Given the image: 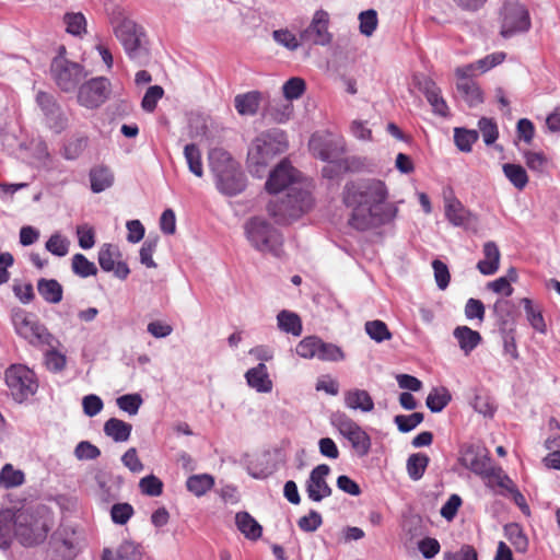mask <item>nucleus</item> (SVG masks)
Wrapping results in <instances>:
<instances>
[{
  "label": "nucleus",
  "mask_w": 560,
  "mask_h": 560,
  "mask_svg": "<svg viewBox=\"0 0 560 560\" xmlns=\"http://www.w3.org/2000/svg\"><path fill=\"white\" fill-rule=\"evenodd\" d=\"M184 156L189 171L197 177L203 175V167L201 161V152L195 143L186 144L184 148Z\"/></svg>",
  "instance_id": "obj_39"
},
{
  "label": "nucleus",
  "mask_w": 560,
  "mask_h": 560,
  "mask_svg": "<svg viewBox=\"0 0 560 560\" xmlns=\"http://www.w3.org/2000/svg\"><path fill=\"white\" fill-rule=\"evenodd\" d=\"M329 24L330 19L328 12L322 9L315 11L308 26L300 33L301 42L316 46L329 45L332 42Z\"/></svg>",
  "instance_id": "obj_12"
},
{
  "label": "nucleus",
  "mask_w": 560,
  "mask_h": 560,
  "mask_svg": "<svg viewBox=\"0 0 560 560\" xmlns=\"http://www.w3.org/2000/svg\"><path fill=\"white\" fill-rule=\"evenodd\" d=\"M235 524L238 530L248 539L257 540L261 537L262 527L260 524L247 512H238L235 515Z\"/></svg>",
  "instance_id": "obj_23"
},
{
  "label": "nucleus",
  "mask_w": 560,
  "mask_h": 560,
  "mask_svg": "<svg viewBox=\"0 0 560 560\" xmlns=\"http://www.w3.org/2000/svg\"><path fill=\"white\" fill-rule=\"evenodd\" d=\"M330 474V467L320 464L313 468L306 480V493L310 500L320 502L332 493V489L327 483L326 478Z\"/></svg>",
  "instance_id": "obj_17"
},
{
  "label": "nucleus",
  "mask_w": 560,
  "mask_h": 560,
  "mask_svg": "<svg viewBox=\"0 0 560 560\" xmlns=\"http://www.w3.org/2000/svg\"><path fill=\"white\" fill-rule=\"evenodd\" d=\"M457 91L470 107L483 102L479 86L472 81H458Z\"/></svg>",
  "instance_id": "obj_32"
},
{
  "label": "nucleus",
  "mask_w": 560,
  "mask_h": 560,
  "mask_svg": "<svg viewBox=\"0 0 560 560\" xmlns=\"http://www.w3.org/2000/svg\"><path fill=\"white\" fill-rule=\"evenodd\" d=\"M106 13L113 32L121 44L126 55L138 65L149 59V40L144 28L130 19L125 9L113 1L106 3Z\"/></svg>",
  "instance_id": "obj_2"
},
{
  "label": "nucleus",
  "mask_w": 560,
  "mask_h": 560,
  "mask_svg": "<svg viewBox=\"0 0 560 560\" xmlns=\"http://www.w3.org/2000/svg\"><path fill=\"white\" fill-rule=\"evenodd\" d=\"M313 200L305 186H292L285 196L269 201L267 210L277 223L283 224L298 219L312 207Z\"/></svg>",
  "instance_id": "obj_6"
},
{
  "label": "nucleus",
  "mask_w": 560,
  "mask_h": 560,
  "mask_svg": "<svg viewBox=\"0 0 560 560\" xmlns=\"http://www.w3.org/2000/svg\"><path fill=\"white\" fill-rule=\"evenodd\" d=\"M50 71L56 84L63 92L74 91L86 75L81 65L66 58L63 46L59 47L58 55L52 59Z\"/></svg>",
  "instance_id": "obj_10"
},
{
  "label": "nucleus",
  "mask_w": 560,
  "mask_h": 560,
  "mask_svg": "<svg viewBox=\"0 0 560 560\" xmlns=\"http://www.w3.org/2000/svg\"><path fill=\"white\" fill-rule=\"evenodd\" d=\"M429 464V457L424 454H412L407 459V471L412 480H419Z\"/></svg>",
  "instance_id": "obj_43"
},
{
  "label": "nucleus",
  "mask_w": 560,
  "mask_h": 560,
  "mask_svg": "<svg viewBox=\"0 0 560 560\" xmlns=\"http://www.w3.org/2000/svg\"><path fill=\"white\" fill-rule=\"evenodd\" d=\"M424 94L435 114L443 117L448 115V107L441 96V90L433 82L429 81L425 83Z\"/></svg>",
  "instance_id": "obj_29"
},
{
  "label": "nucleus",
  "mask_w": 560,
  "mask_h": 560,
  "mask_svg": "<svg viewBox=\"0 0 560 560\" xmlns=\"http://www.w3.org/2000/svg\"><path fill=\"white\" fill-rule=\"evenodd\" d=\"M110 93V82L104 77L93 78L80 85L78 103L86 108H97L104 104Z\"/></svg>",
  "instance_id": "obj_13"
},
{
  "label": "nucleus",
  "mask_w": 560,
  "mask_h": 560,
  "mask_svg": "<svg viewBox=\"0 0 560 560\" xmlns=\"http://www.w3.org/2000/svg\"><path fill=\"white\" fill-rule=\"evenodd\" d=\"M88 144L89 138L86 136L75 135L63 145L62 156L66 160H75L84 152Z\"/></svg>",
  "instance_id": "obj_34"
},
{
  "label": "nucleus",
  "mask_w": 560,
  "mask_h": 560,
  "mask_svg": "<svg viewBox=\"0 0 560 560\" xmlns=\"http://www.w3.org/2000/svg\"><path fill=\"white\" fill-rule=\"evenodd\" d=\"M359 21H360L359 30H360L361 34L369 37L375 32V30L377 27V24H378L377 12L374 9H369V10L362 11L359 14Z\"/></svg>",
  "instance_id": "obj_51"
},
{
  "label": "nucleus",
  "mask_w": 560,
  "mask_h": 560,
  "mask_svg": "<svg viewBox=\"0 0 560 560\" xmlns=\"http://www.w3.org/2000/svg\"><path fill=\"white\" fill-rule=\"evenodd\" d=\"M100 455V448L90 443L89 441H81L74 448V456L79 460L96 459Z\"/></svg>",
  "instance_id": "obj_62"
},
{
  "label": "nucleus",
  "mask_w": 560,
  "mask_h": 560,
  "mask_svg": "<svg viewBox=\"0 0 560 560\" xmlns=\"http://www.w3.org/2000/svg\"><path fill=\"white\" fill-rule=\"evenodd\" d=\"M292 113L293 105L288 101L271 104L267 109V116H269L272 121L277 124L287 122L291 118Z\"/></svg>",
  "instance_id": "obj_42"
},
{
  "label": "nucleus",
  "mask_w": 560,
  "mask_h": 560,
  "mask_svg": "<svg viewBox=\"0 0 560 560\" xmlns=\"http://www.w3.org/2000/svg\"><path fill=\"white\" fill-rule=\"evenodd\" d=\"M453 335L465 354L470 353L481 342L480 334L468 326L456 327Z\"/></svg>",
  "instance_id": "obj_25"
},
{
  "label": "nucleus",
  "mask_w": 560,
  "mask_h": 560,
  "mask_svg": "<svg viewBox=\"0 0 560 560\" xmlns=\"http://www.w3.org/2000/svg\"><path fill=\"white\" fill-rule=\"evenodd\" d=\"M288 147L285 135L279 129L261 132L252 142L247 153L249 172L261 177L270 161L285 151Z\"/></svg>",
  "instance_id": "obj_3"
},
{
  "label": "nucleus",
  "mask_w": 560,
  "mask_h": 560,
  "mask_svg": "<svg viewBox=\"0 0 560 560\" xmlns=\"http://www.w3.org/2000/svg\"><path fill=\"white\" fill-rule=\"evenodd\" d=\"M505 535L510 542L518 552H525L528 547V540L523 529L517 524H509L504 527Z\"/></svg>",
  "instance_id": "obj_45"
},
{
  "label": "nucleus",
  "mask_w": 560,
  "mask_h": 560,
  "mask_svg": "<svg viewBox=\"0 0 560 560\" xmlns=\"http://www.w3.org/2000/svg\"><path fill=\"white\" fill-rule=\"evenodd\" d=\"M292 186H305L301 180V174L285 160L281 161L270 173L266 182V189L270 194L291 191Z\"/></svg>",
  "instance_id": "obj_14"
},
{
  "label": "nucleus",
  "mask_w": 560,
  "mask_h": 560,
  "mask_svg": "<svg viewBox=\"0 0 560 560\" xmlns=\"http://www.w3.org/2000/svg\"><path fill=\"white\" fill-rule=\"evenodd\" d=\"M443 560H478V553L472 546L463 545L458 551H445Z\"/></svg>",
  "instance_id": "obj_64"
},
{
  "label": "nucleus",
  "mask_w": 560,
  "mask_h": 560,
  "mask_svg": "<svg viewBox=\"0 0 560 560\" xmlns=\"http://www.w3.org/2000/svg\"><path fill=\"white\" fill-rule=\"evenodd\" d=\"M305 81L299 77L289 79L282 86V92L285 101L291 102L300 98L305 92Z\"/></svg>",
  "instance_id": "obj_47"
},
{
  "label": "nucleus",
  "mask_w": 560,
  "mask_h": 560,
  "mask_svg": "<svg viewBox=\"0 0 560 560\" xmlns=\"http://www.w3.org/2000/svg\"><path fill=\"white\" fill-rule=\"evenodd\" d=\"M501 35L511 37L516 33L526 32L530 27V19L527 9L518 3L511 2L503 7Z\"/></svg>",
  "instance_id": "obj_15"
},
{
  "label": "nucleus",
  "mask_w": 560,
  "mask_h": 560,
  "mask_svg": "<svg viewBox=\"0 0 560 560\" xmlns=\"http://www.w3.org/2000/svg\"><path fill=\"white\" fill-rule=\"evenodd\" d=\"M13 527L20 544L33 547L45 541L52 527V518L46 509L19 511L13 515Z\"/></svg>",
  "instance_id": "obj_4"
},
{
  "label": "nucleus",
  "mask_w": 560,
  "mask_h": 560,
  "mask_svg": "<svg viewBox=\"0 0 560 560\" xmlns=\"http://www.w3.org/2000/svg\"><path fill=\"white\" fill-rule=\"evenodd\" d=\"M384 182L375 178L346 186L343 201L352 209L349 224L358 231H368L393 222L398 207L387 201Z\"/></svg>",
  "instance_id": "obj_1"
},
{
  "label": "nucleus",
  "mask_w": 560,
  "mask_h": 560,
  "mask_svg": "<svg viewBox=\"0 0 560 560\" xmlns=\"http://www.w3.org/2000/svg\"><path fill=\"white\" fill-rule=\"evenodd\" d=\"M159 236H149L140 248V261L148 268H155L156 264L153 260V254L158 247Z\"/></svg>",
  "instance_id": "obj_50"
},
{
  "label": "nucleus",
  "mask_w": 560,
  "mask_h": 560,
  "mask_svg": "<svg viewBox=\"0 0 560 560\" xmlns=\"http://www.w3.org/2000/svg\"><path fill=\"white\" fill-rule=\"evenodd\" d=\"M5 383L12 398L18 402H23L37 389L34 373L25 365L10 366L5 371Z\"/></svg>",
  "instance_id": "obj_11"
},
{
  "label": "nucleus",
  "mask_w": 560,
  "mask_h": 560,
  "mask_svg": "<svg viewBox=\"0 0 560 560\" xmlns=\"http://www.w3.org/2000/svg\"><path fill=\"white\" fill-rule=\"evenodd\" d=\"M36 103L45 116L46 125L51 130L60 133L68 127V117L52 95L46 92H38Z\"/></svg>",
  "instance_id": "obj_16"
},
{
  "label": "nucleus",
  "mask_w": 560,
  "mask_h": 560,
  "mask_svg": "<svg viewBox=\"0 0 560 560\" xmlns=\"http://www.w3.org/2000/svg\"><path fill=\"white\" fill-rule=\"evenodd\" d=\"M208 159L211 172L215 177L217 187L222 194L235 196L245 189V175L230 153L223 149L214 148L209 152Z\"/></svg>",
  "instance_id": "obj_5"
},
{
  "label": "nucleus",
  "mask_w": 560,
  "mask_h": 560,
  "mask_svg": "<svg viewBox=\"0 0 560 560\" xmlns=\"http://www.w3.org/2000/svg\"><path fill=\"white\" fill-rule=\"evenodd\" d=\"M451 394L445 387L433 388L425 400L427 407L432 412H441L450 402Z\"/></svg>",
  "instance_id": "obj_37"
},
{
  "label": "nucleus",
  "mask_w": 560,
  "mask_h": 560,
  "mask_svg": "<svg viewBox=\"0 0 560 560\" xmlns=\"http://www.w3.org/2000/svg\"><path fill=\"white\" fill-rule=\"evenodd\" d=\"M522 302L524 303L527 320L530 326L539 332H546V324L541 313L534 310L529 299L525 298Z\"/></svg>",
  "instance_id": "obj_58"
},
{
  "label": "nucleus",
  "mask_w": 560,
  "mask_h": 560,
  "mask_svg": "<svg viewBox=\"0 0 560 560\" xmlns=\"http://www.w3.org/2000/svg\"><path fill=\"white\" fill-rule=\"evenodd\" d=\"M273 40L285 47L287 49L294 51L301 45V39H299L294 33L289 31L288 28H280L272 32Z\"/></svg>",
  "instance_id": "obj_48"
},
{
  "label": "nucleus",
  "mask_w": 560,
  "mask_h": 560,
  "mask_svg": "<svg viewBox=\"0 0 560 560\" xmlns=\"http://www.w3.org/2000/svg\"><path fill=\"white\" fill-rule=\"evenodd\" d=\"M319 339L316 336L303 338L296 346V353L304 359H314L317 357Z\"/></svg>",
  "instance_id": "obj_53"
},
{
  "label": "nucleus",
  "mask_w": 560,
  "mask_h": 560,
  "mask_svg": "<svg viewBox=\"0 0 560 560\" xmlns=\"http://www.w3.org/2000/svg\"><path fill=\"white\" fill-rule=\"evenodd\" d=\"M245 234L250 245L260 253H269L280 257L282 253V236L277 229L265 219L252 218L245 225Z\"/></svg>",
  "instance_id": "obj_7"
},
{
  "label": "nucleus",
  "mask_w": 560,
  "mask_h": 560,
  "mask_svg": "<svg viewBox=\"0 0 560 560\" xmlns=\"http://www.w3.org/2000/svg\"><path fill=\"white\" fill-rule=\"evenodd\" d=\"M345 406L351 410L371 412L374 409V401L371 395L360 388L346 390L343 394Z\"/></svg>",
  "instance_id": "obj_22"
},
{
  "label": "nucleus",
  "mask_w": 560,
  "mask_h": 560,
  "mask_svg": "<svg viewBox=\"0 0 560 560\" xmlns=\"http://www.w3.org/2000/svg\"><path fill=\"white\" fill-rule=\"evenodd\" d=\"M104 433L115 442L129 440L132 425L117 418H110L104 423Z\"/></svg>",
  "instance_id": "obj_24"
},
{
  "label": "nucleus",
  "mask_w": 560,
  "mask_h": 560,
  "mask_svg": "<svg viewBox=\"0 0 560 560\" xmlns=\"http://www.w3.org/2000/svg\"><path fill=\"white\" fill-rule=\"evenodd\" d=\"M163 94H164V90L162 86H160V85L150 86L147 90V92L141 101L142 109L148 113H152L155 109L159 100L162 98Z\"/></svg>",
  "instance_id": "obj_57"
},
{
  "label": "nucleus",
  "mask_w": 560,
  "mask_h": 560,
  "mask_svg": "<svg viewBox=\"0 0 560 560\" xmlns=\"http://www.w3.org/2000/svg\"><path fill=\"white\" fill-rule=\"evenodd\" d=\"M116 555L118 560H142L143 551L139 544L125 540L118 546Z\"/></svg>",
  "instance_id": "obj_46"
},
{
  "label": "nucleus",
  "mask_w": 560,
  "mask_h": 560,
  "mask_svg": "<svg viewBox=\"0 0 560 560\" xmlns=\"http://www.w3.org/2000/svg\"><path fill=\"white\" fill-rule=\"evenodd\" d=\"M245 378L249 387L258 393H270L272 390V381L269 377L265 363H258L245 373Z\"/></svg>",
  "instance_id": "obj_20"
},
{
  "label": "nucleus",
  "mask_w": 560,
  "mask_h": 560,
  "mask_svg": "<svg viewBox=\"0 0 560 560\" xmlns=\"http://www.w3.org/2000/svg\"><path fill=\"white\" fill-rule=\"evenodd\" d=\"M71 268L73 273L81 278H88L97 273L95 264L90 261L83 254L73 255Z\"/></svg>",
  "instance_id": "obj_44"
},
{
  "label": "nucleus",
  "mask_w": 560,
  "mask_h": 560,
  "mask_svg": "<svg viewBox=\"0 0 560 560\" xmlns=\"http://www.w3.org/2000/svg\"><path fill=\"white\" fill-rule=\"evenodd\" d=\"M459 460L463 466L480 477L487 472V468L491 464L489 452L480 445L466 446L462 452Z\"/></svg>",
  "instance_id": "obj_18"
},
{
  "label": "nucleus",
  "mask_w": 560,
  "mask_h": 560,
  "mask_svg": "<svg viewBox=\"0 0 560 560\" xmlns=\"http://www.w3.org/2000/svg\"><path fill=\"white\" fill-rule=\"evenodd\" d=\"M423 421V413L413 412L411 415H397L394 418V422L397 424V428L400 432L407 433L413 430L417 425H419Z\"/></svg>",
  "instance_id": "obj_54"
},
{
  "label": "nucleus",
  "mask_w": 560,
  "mask_h": 560,
  "mask_svg": "<svg viewBox=\"0 0 560 560\" xmlns=\"http://www.w3.org/2000/svg\"><path fill=\"white\" fill-rule=\"evenodd\" d=\"M316 359L320 361L338 362L345 360V352L337 345L319 339Z\"/></svg>",
  "instance_id": "obj_41"
},
{
  "label": "nucleus",
  "mask_w": 560,
  "mask_h": 560,
  "mask_svg": "<svg viewBox=\"0 0 560 560\" xmlns=\"http://www.w3.org/2000/svg\"><path fill=\"white\" fill-rule=\"evenodd\" d=\"M482 253L483 259L478 261L477 269L485 276L494 275L499 269L501 257L498 245L492 241L486 242L483 244Z\"/></svg>",
  "instance_id": "obj_21"
},
{
  "label": "nucleus",
  "mask_w": 560,
  "mask_h": 560,
  "mask_svg": "<svg viewBox=\"0 0 560 560\" xmlns=\"http://www.w3.org/2000/svg\"><path fill=\"white\" fill-rule=\"evenodd\" d=\"M142 401L143 400L139 394H127L116 399L118 408L130 416L138 413Z\"/></svg>",
  "instance_id": "obj_52"
},
{
  "label": "nucleus",
  "mask_w": 560,
  "mask_h": 560,
  "mask_svg": "<svg viewBox=\"0 0 560 560\" xmlns=\"http://www.w3.org/2000/svg\"><path fill=\"white\" fill-rule=\"evenodd\" d=\"M70 242L59 233L52 234L46 242V249L52 255L63 257L69 252Z\"/></svg>",
  "instance_id": "obj_55"
},
{
  "label": "nucleus",
  "mask_w": 560,
  "mask_h": 560,
  "mask_svg": "<svg viewBox=\"0 0 560 560\" xmlns=\"http://www.w3.org/2000/svg\"><path fill=\"white\" fill-rule=\"evenodd\" d=\"M365 331L369 337L376 342H382L392 338L387 325L382 320H371L365 323Z\"/></svg>",
  "instance_id": "obj_49"
},
{
  "label": "nucleus",
  "mask_w": 560,
  "mask_h": 560,
  "mask_svg": "<svg viewBox=\"0 0 560 560\" xmlns=\"http://www.w3.org/2000/svg\"><path fill=\"white\" fill-rule=\"evenodd\" d=\"M37 290L42 298L48 303L57 304L62 300V287L55 279H39Z\"/></svg>",
  "instance_id": "obj_27"
},
{
  "label": "nucleus",
  "mask_w": 560,
  "mask_h": 560,
  "mask_svg": "<svg viewBox=\"0 0 560 560\" xmlns=\"http://www.w3.org/2000/svg\"><path fill=\"white\" fill-rule=\"evenodd\" d=\"M119 256L118 249L112 244H104L98 250V264L101 268L106 272H114V275L121 280H125L130 270L126 262L116 261Z\"/></svg>",
  "instance_id": "obj_19"
},
{
  "label": "nucleus",
  "mask_w": 560,
  "mask_h": 560,
  "mask_svg": "<svg viewBox=\"0 0 560 560\" xmlns=\"http://www.w3.org/2000/svg\"><path fill=\"white\" fill-rule=\"evenodd\" d=\"M61 346L60 341L52 347H45V365L51 372H60L65 369L67 359L63 353H61L58 348Z\"/></svg>",
  "instance_id": "obj_35"
},
{
  "label": "nucleus",
  "mask_w": 560,
  "mask_h": 560,
  "mask_svg": "<svg viewBox=\"0 0 560 560\" xmlns=\"http://www.w3.org/2000/svg\"><path fill=\"white\" fill-rule=\"evenodd\" d=\"M14 535L13 516L0 515V548L8 549Z\"/></svg>",
  "instance_id": "obj_59"
},
{
  "label": "nucleus",
  "mask_w": 560,
  "mask_h": 560,
  "mask_svg": "<svg viewBox=\"0 0 560 560\" xmlns=\"http://www.w3.org/2000/svg\"><path fill=\"white\" fill-rule=\"evenodd\" d=\"M12 323L15 332L33 347L44 349L45 347H52L58 343V339L49 332L46 326L25 311L14 312Z\"/></svg>",
  "instance_id": "obj_8"
},
{
  "label": "nucleus",
  "mask_w": 560,
  "mask_h": 560,
  "mask_svg": "<svg viewBox=\"0 0 560 560\" xmlns=\"http://www.w3.org/2000/svg\"><path fill=\"white\" fill-rule=\"evenodd\" d=\"M214 486V478L209 474L190 476L186 481L187 490L196 497L206 494Z\"/></svg>",
  "instance_id": "obj_31"
},
{
  "label": "nucleus",
  "mask_w": 560,
  "mask_h": 560,
  "mask_svg": "<svg viewBox=\"0 0 560 560\" xmlns=\"http://www.w3.org/2000/svg\"><path fill=\"white\" fill-rule=\"evenodd\" d=\"M330 423L338 432L347 439L357 455L366 456L371 450L370 435L346 412L335 411L330 415Z\"/></svg>",
  "instance_id": "obj_9"
},
{
  "label": "nucleus",
  "mask_w": 560,
  "mask_h": 560,
  "mask_svg": "<svg viewBox=\"0 0 560 560\" xmlns=\"http://www.w3.org/2000/svg\"><path fill=\"white\" fill-rule=\"evenodd\" d=\"M479 133L477 130H469L465 128L454 129V141L456 147L462 152H470L472 144L478 140Z\"/></svg>",
  "instance_id": "obj_40"
},
{
  "label": "nucleus",
  "mask_w": 560,
  "mask_h": 560,
  "mask_svg": "<svg viewBox=\"0 0 560 560\" xmlns=\"http://www.w3.org/2000/svg\"><path fill=\"white\" fill-rule=\"evenodd\" d=\"M260 94L258 92H247L238 94L234 98V106L242 116H253L259 108Z\"/></svg>",
  "instance_id": "obj_26"
},
{
  "label": "nucleus",
  "mask_w": 560,
  "mask_h": 560,
  "mask_svg": "<svg viewBox=\"0 0 560 560\" xmlns=\"http://www.w3.org/2000/svg\"><path fill=\"white\" fill-rule=\"evenodd\" d=\"M133 514V508L129 503H116L112 506L110 515L114 523L124 525Z\"/></svg>",
  "instance_id": "obj_63"
},
{
  "label": "nucleus",
  "mask_w": 560,
  "mask_h": 560,
  "mask_svg": "<svg viewBox=\"0 0 560 560\" xmlns=\"http://www.w3.org/2000/svg\"><path fill=\"white\" fill-rule=\"evenodd\" d=\"M479 130L482 135L483 141L487 145L495 142L499 136L497 124L487 117H482L478 121Z\"/></svg>",
  "instance_id": "obj_56"
},
{
  "label": "nucleus",
  "mask_w": 560,
  "mask_h": 560,
  "mask_svg": "<svg viewBox=\"0 0 560 560\" xmlns=\"http://www.w3.org/2000/svg\"><path fill=\"white\" fill-rule=\"evenodd\" d=\"M91 189L98 194L113 185L114 176L112 172L104 166H96L90 171Z\"/></svg>",
  "instance_id": "obj_28"
},
{
  "label": "nucleus",
  "mask_w": 560,
  "mask_h": 560,
  "mask_svg": "<svg viewBox=\"0 0 560 560\" xmlns=\"http://www.w3.org/2000/svg\"><path fill=\"white\" fill-rule=\"evenodd\" d=\"M139 488L147 495L158 497L163 491V483L158 477L150 475L140 480Z\"/></svg>",
  "instance_id": "obj_61"
},
{
  "label": "nucleus",
  "mask_w": 560,
  "mask_h": 560,
  "mask_svg": "<svg viewBox=\"0 0 560 560\" xmlns=\"http://www.w3.org/2000/svg\"><path fill=\"white\" fill-rule=\"evenodd\" d=\"M24 472L14 469L11 464H5L0 471V486L4 489H11L24 483Z\"/></svg>",
  "instance_id": "obj_38"
},
{
  "label": "nucleus",
  "mask_w": 560,
  "mask_h": 560,
  "mask_svg": "<svg viewBox=\"0 0 560 560\" xmlns=\"http://www.w3.org/2000/svg\"><path fill=\"white\" fill-rule=\"evenodd\" d=\"M278 327L293 336H300L302 332V323L298 314L283 310L277 315Z\"/></svg>",
  "instance_id": "obj_30"
},
{
  "label": "nucleus",
  "mask_w": 560,
  "mask_h": 560,
  "mask_svg": "<svg viewBox=\"0 0 560 560\" xmlns=\"http://www.w3.org/2000/svg\"><path fill=\"white\" fill-rule=\"evenodd\" d=\"M445 215L454 225L464 226L468 223L470 213L459 201L452 200L445 207Z\"/></svg>",
  "instance_id": "obj_33"
},
{
  "label": "nucleus",
  "mask_w": 560,
  "mask_h": 560,
  "mask_svg": "<svg viewBox=\"0 0 560 560\" xmlns=\"http://www.w3.org/2000/svg\"><path fill=\"white\" fill-rule=\"evenodd\" d=\"M67 32L80 36L85 33L86 21L82 13H68L65 15Z\"/></svg>",
  "instance_id": "obj_60"
},
{
  "label": "nucleus",
  "mask_w": 560,
  "mask_h": 560,
  "mask_svg": "<svg viewBox=\"0 0 560 560\" xmlns=\"http://www.w3.org/2000/svg\"><path fill=\"white\" fill-rule=\"evenodd\" d=\"M503 173L511 184L522 190L528 183V176L525 168L518 164L506 163L503 165Z\"/></svg>",
  "instance_id": "obj_36"
}]
</instances>
